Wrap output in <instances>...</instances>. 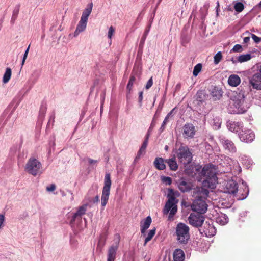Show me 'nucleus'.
Instances as JSON below:
<instances>
[{
  "mask_svg": "<svg viewBox=\"0 0 261 261\" xmlns=\"http://www.w3.org/2000/svg\"><path fill=\"white\" fill-rule=\"evenodd\" d=\"M209 190L202 187H198L194 189L193 196L195 199L193 202L192 208L198 213L204 214L207 210V204L205 199L208 197Z\"/></svg>",
  "mask_w": 261,
  "mask_h": 261,
  "instance_id": "nucleus-1",
  "label": "nucleus"
},
{
  "mask_svg": "<svg viewBox=\"0 0 261 261\" xmlns=\"http://www.w3.org/2000/svg\"><path fill=\"white\" fill-rule=\"evenodd\" d=\"M228 109L230 113L243 114L247 111L248 107L245 105L244 92H232Z\"/></svg>",
  "mask_w": 261,
  "mask_h": 261,
  "instance_id": "nucleus-2",
  "label": "nucleus"
},
{
  "mask_svg": "<svg viewBox=\"0 0 261 261\" xmlns=\"http://www.w3.org/2000/svg\"><path fill=\"white\" fill-rule=\"evenodd\" d=\"M179 195L177 191L173 189H168L166 202L163 209L164 214H168L169 213L168 219L171 220L177 211V203L178 200L176 198Z\"/></svg>",
  "mask_w": 261,
  "mask_h": 261,
  "instance_id": "nucleus-3",
  "label": "nucleus"
},
{
  "mask_svg": "<svg viewBox=\"0 0 261 261\" xmlns=\"http://www.w3.org/2000/svg\"><path fill=\"white\" fill-rule=\"evenodd\" d=\"M92 8L93 3L91 2L88 4L87 7L83 11L81 19L74 33V37L77 36L80 33L86 29L88 18L92 12Z\"/></svg>",
  "mask_w": 261,
  "mask_h": 261,
  "instance_id": "nucleus-4",
  "label": "nucleus"
},
{
  "mask_svg": "<svg viewBox=\"0 0 261 261\" xmlns=\"http://www.w3.org/2000/svg\"><path fill=\"white\" fill-rule=\"evenodd\" d=\"M42 168L41 162L34 157L30 158L25 166V170L34 176L41 174L42 173Z\"/></svg>",
  "mask_w": 261,
  "mask_h": 261,
  "instance_id": "nucleus-5",
  "label": "nucleus"
},
{
  "mask_svg": "<svg viewBox=\"0 0 261 261\" xmlns=\"http://www.w3.org/2000/svg\"><path fill=\"white\" fill-rule=\"evenodd\" d=\"M176 234L179 243L187 244L190 239L189 227L183 223H178L176 227Z\"/></svg>",
  "mask_w": 261,
  "mask_h": 261,
  "instance_id": "nucleus-6",
  "label": "nucleus"
},
{
  "mask_svg": "<svg viewBox=\"0 0 261 261\" xmlns=\"http://www.w3.org/2000/svg\"><path fill=\"white\" fill-rule=\"evenodd\" d=\"M112 182L110 173H106L104 179V186L102 188V195L101 197V206L104 208L108 203L110 194V188Z\"/></svg>",
  "mask_w": 261,
  "mask_h": 261,
  "instance_id": "nucleus-7",
  "label": "nucleus"
},
{
  "mask_svg": "<svg viewBox=\"0 0 261 261\" xmlns=\"http://www.w3.org/2000/svg\"><path fill=\"white\" fill-rule=\"evenodd\" d=\"M201 174L205 177L202 182L203 186L212 189L214 188L217 180L216 174L211 173L207 169L204 167L202 170Z\"/></svg>",
  "mask_w": 261,
  "mask_h": 261,
  "instance_id": "nucleus-8",
  "label": "nucleus"
},
{
  "mask_svg": "<svg viewBox=\"0 0 261 261\" xmlns=\"http://www.w3.org/2000/svg\"><path fill=\"white\" fill-rule=\"evenodd\" d=\"M177 156L180 162L184 165L189 164L192 160V153L186 146H181L179 148Z\"/></svg>",
  "mask_w": 261,
  "mask_h": 261,
  "instance_id": "nucleus-9",
  "label": "nucleus"
},
{
  "mask_svg": "<svg viewBox=\"0 0 261 261\" xmlns=\"http://www.w3.org/2000/svg\"><path fill=\"white\" fill-rule=\"evenodd\" d=\"M219 141L226 151L231 153L237 152V147L234 143L231 140L221 135L219 137Z\"/></svg>",
  "mask_w": 261,
  "mask_h": 261,
  "instance_id": "nucleus-10",
  "label": "nucleus"
},
{
  "mask_svg": "<svg viewBox=\"0 0 261 261\" xmlns=\"http://www.w3.org/2000/svg\"><path fill=\"white\" fill-rule=\"evenodd\" d=\"M249 84L253 89L261 90V66L250 79Z\"/></svg>",
  "mask_w": 261,
  "mask_h": 261,
  "instance_id": "nucleus-11",
  "label": "nucleus"
},
{
  "mask_svg": "<svg viewBox=\"0 0 261 261\" xmlns=\"http://www.w3.org/2000/svg\"><path fill=\"white\" fill-rule=\"evenodd\" d=\"M189 223L196 227L201 226L204 222V217L202 214H191L188 217Z\"/></svg>",
  "mask_w": 261,
  "mask_h": 261,
  "instance_id": "nucleus-12",
  "label": "nucleus"
},
{
  "mask_svg": "<svg viewBox=\"0 0 261 261\" xmlns=\"http://www.w3.org/2000/svg\"><path fill=\"white\" fill-rule=\"evenodd\" d=\"M239 137L241 141L246 143H250L254 139L255 134L252 130L245 129L239 132Z\"/></svg>",
  "mask_w": 261,
  "mask_h": 261,
  "instance_id": "nucleus-13",
  "label": "nucleus"
},
{
  "mask_svg": "<svg viewBox=\"0 0 261 261\" xmlns=\"http://www.w3.org/2000/svg\"><path fill=\"white\" fill-rule=\"evenodd\" d=\"M238 191V184L234 180H229L227 181L225 188L224 192L235 196Z\"/></svg>",
  "mask_w": 261,
  "mask_h": 261,
  "instance_id": "nucleus-14",
  "label": "nucleus"
},
{
  "mask_svg": "<svg viewBox=\"0 0 261 261\" xmlns=\"http://www.w3.org/2000/svg\"><path fill=\"white\" fill-rule=\"evenodd\" d=\"M177 184L179 190L183 193L189 192L193 187L192 184L184 178L178 179Z\"/></svg>",
  "mask_w": 261,
  "mask_h": 261,
  "instance_id": "nucleus-15",
  "label": "nucleus"
},
{
  "mask_svg": "<svg viewBox=\"0 0 261 261\" xmlns=\"http://www.w3.org/2000/svg\"><path fill=\"white\" fill-rule=\"evenodd\" d=\"M195 132V127L191 123H186L183 126L182 135L185 138L189 139L193 138Z\"/></svg>",
  "mask_w": 261,
  "mask_h": 261,
  "instance_id": "nucleus-16",
  "label": "nucleus"
},
{
  "mask_svg": "<svg viewBox=\"0 0 261 261\" xmlns=\"http://www.w3.org/2000/svg\"><path fill=\"white\" fill-rule=\"evenodd\" d=\"M203 232L206 237H211L214 236L216 233V229L213 225L211 220L206 221L204 224Z\"/></svg>",
  "mask_w": 261,
  "mask_h": 261,
  "instance_id": "nucleus-17",
  "label": "nucleus"
},
{
  "mask_svg": "<svg viewBox=\"0 0 261 261\" xmlns=\"http://www.w3.org/2000/svg\"><path fill=\"white\" fill-rule=\"evenodd\" d=\"M228 129L232 132L239 133L243 128V123L241 122H235L229 120L227 122Z\"/></svg>",
  "mask_w": 261,
  "mask_h": 261,
  "instance_id": "nucleus-18",
  "label": "nucleus"
},
{
  "mask_svg": "<svg viewBox=\"0 0 261 261\" xmlns=\"http://www.w3.org/2000/svg\"><path fill=\"white\" fill-rule=\"evenodd\" d=\"M119 242L116 243L115 245L111 246L108 249L107 261H115Z\"/></svg>",
  "mask_w": 261,
  "mask_h": 261,
  "instance_id": "nucleus-19",
  "label": "nucleus"
},
{
  "mask_svg": "<svg viewBox=\"0 0 261 261\" xmlns=\"http://www.w3.org/2000/svg\"><path fill=\"white\" fill-rule=\"evenodd\" d=\"M207 96L208 95L206 94L204 91H198L196 95L195 101L196 102L197 105L198 106L202 105L206 100Z\"/></svg>",
  "mask_w": 261,
  "mask_h": 261,
  "instance_id": "nucleus-20",
  "label": "nucleus"
},
{
  "mask_svg": "<svg viewBox=\"0 0 261 261\" xmlns=\"http://www.w3.org/2000/svg\"><path fill=\"white\" fill-rule=\"evenodd\" d=\"M210 91L212 97L215 100L220 99L222 96L223 91L222 89L218 87L214 86L212 87Z\"/></svg>",
  "mask_w": 261,
  "mask_h": 261,
  "instance_id": "nucleus-21",
  "label": "nucleus"
},
{
  "mask_svg": "<svg viewBox=\"0 0 261 261\" xmlns=\"http://www.w3.org/2000/svg\"><path fill=\"white\" fill-rule=\"evenodd\" d=\"M86 211V205H82L79 207L77 212L73 215L70 223H73L76 219H81L82 216L85 214Z\"/></svg>",
  "mask_w": 261,
  "mask_h": 261,
  "instance_id": "nucleus-22",
  "label": "nucleus"
},
{
  "mask_svg": "<svg viewBox=\"0 0 261 261\" xmlns=\"http://www.w3.org/2000/svg\"><path fill=\"white\" fill-rule=\"evenodd\" d=\"M165 163L166 160L162 158L156 157L153 162V165L158 170H163L166 168Z\"/></svg>",
  "mask_w": 261,
  "mask_h": 261,
  "instance_id": "nucleus-23",
  "label": "nucleus"
},
{
  "mask_svg": "<svg viewBox=\"0 0 261 261\" xmlns=\"http://www.w3.org/2000/svg\"><path fill=\"white\" fill-rule=\"evenodd\" d=\"M151 222V218L150 216H147L143 221L141 222V232L142 234H144L146 230L149 227Z\"/></svg>",
  "mask_w": 261,
  "mask_h": 261,
  "instance_id": "nucleus-24",
  "label": "nucleus"
},
{
  "mask_svg": "<svg viewBox=\"0 0 261 261\" xmlns=\"http://www.w3.org/2000/svg\"><path fill=\"white\" fill-rule=\"evenodd\" d=\"M241 83V79L236 74H232L229 76L228 79V84L232 87H237Z\"/></svg>",
  "mask_w": 261,
  "mask_h": 261,
  "instance_id": "nucleus-25",
  "label": "nucleus"
},
{
  "mask_svg": "<svg viewBox=\"0 0 261 261\" xmlns=\"http://www.w3.org/2000/svg\"><path fill=\"white\" fill-rule=\"evenodd\" d=\"M174 261H184L185 253L180 249H176L173 253Z\"/></svg>",
  "mask_w": 261,
  "mask_h": 261,
  "instance_id": "nucleus-26",
  "label": "nucleus"
},
{
  "mask_svg": "<svg viewBox=\"0 0 261 261\" xmlns=\"http://www.w3.org/2000/svg\"><path fill=\"white\" fill-rule=\"evenodd\" d=\"M166 163L169 166L171 170L176 171L177 170L178 165L174 155L170 159H166Z\"/></svg>",
  "mask_w": 261,
  "mask_h": 261,
  "instance_id": "nucleus-27",
  "label": "nucleus"
},
{
  "mask_svg": "<svg viewBox=\"0 0 261 261\" xmlns=\"http://www.w3.org/2000/svg\"><path fill=\"white\" fill-rule=\"evenodd\" d=\"M150 129V127L149 128L148 131H149ZM149 137V132H148L147 134L146 135L145 139L144 140L139 151L138 152V154H137L138 157H139L141 155V154L143 152H145V150L147 146Z\"/></svg>",
  "mask_w": 261,
  "mask_h": 261,
  "instance_id": "nucleus-28",
  "label": "nucleus"
},
{
  "mask_svg": "<svg viewBox=\"0 0 261 261\" xmlns=\"http://www.w3.org/2000/svg\"><path fill=\"white\" fill-rule=\"evenodd\" d=\"M216 222L221 225H224L228 223V218L226 214L221 213L216 218Z\"/></svg>",
  "mask_w": 261,
  "mask_h": 261,
  "instance_id": "nucleus-29",
  "label": "nucleus"
},
{
  "mask_svg": "<svg viewBox=\"0 0 261 261\" xmlns=\"http://www.w3.org/2000/svg\"><path fill=\"white\" fill-rule=\"evenodd\" d=\"M12 71L10 68H7L6 71L3 75V82L5 84L7 83L11 76Z\"/></svg>",
  "mask_w": 261,
  "mask_h": 261,
  "instance_id": "nucleus-30",
  "label": "nucleus"
},
{
  "mask_svg": "<svg viewBox=\"0 0 261 261\" xmlns=\"http://www.w3.org/2000/svg\"><path fill=\"white\" fill-rule=\"evenodd\" d=\"M47 108L45 106H41L39 113V121L41 122L44 120Z\"/></svg>",
  "mask_w": 261,
  "mask_h": 261,
  "instance_id": "nucleus-31",
  "label": "nucleus"
},
{
  "mask_svg": "<svg viewBox=\"0 0 261 261\" xmlns=\"http://www.w3.org/2000/svg\"><path fill=\"white\" fill-rule=\"evenodd\" d=\"M251 58L250 54H244L239 56L238 57L237 61L238 62L243 63L250 60Z\"/></svg>",
  "mask_w": 261,
  "mask_h": 261,
  "instance_id": "nucleus-32",
  "label": "nucleus"
},
{
  "mask_svg": "<svg viewBox=\"0 0 261 261\" xmlns=\"http://www.w3.org/2000/svg\"><path fill=\"white\" fill-rule=\"evenodd\" d=\"M156 229L154 227L153 229L150 230L149 232L147 234V237L145 239V242L144 244V246H145L148 242L150 241L153 237L155 235Z\"/></svg>",
  "mask_w": 261,
  "mask_h": 261,
  "instance_id": "nucleus-33",
  "label": "nucleus"
},
{
  "mask_svg": "<svg viewBox=\"0 0 261 261\" xmlns=\"http://www.w3.org/2000/svg\"><path fill=\"white\" fill-rule=\"evenodd\" d=\"M202 67V64L200 63H198L194 66L193 71V74L194 76H197L198 73L201 71Z\"/></svg>",
  "mask_w": 261,
  "mask_h": 261,
  "instance_id": "nucleus-34",
  "label": "nucleus"
},
{
  "mask_svg": "<svg viewBox=\"0 0 261 261\" xmlns=\"http://www.w3.org/2000/svg\"><path fill=\"white\" fill-rule=\"evenodd\" d=\"M234 8L236 11L241 12L244 10V6L242 3L237 2L234 5Z\"/></svg>",
  "mask_w": 261,
  "mask_h": 261,
  "instance_id": "nucleus-35",
  "label": "nucleus"
},
{
  "mask_svg": "<svg viewBox=\"0 0 261 261\" xmlns=\"http://www.w3.org/2000/svg\"><path fill=\"white\" fill-rule=\"evenodd\" d=\"M19 8H20V5H17L15 7V8L13 11V14H12V16L11 21H14L16 19L17 15L19 13Z\"/></svg>",
  "mask_w": 261,
  "mask_h": 261,
  "instance_id": "nucleus-36",
  "label": "nucleus"
},
{
  "mask_svg": "<svg viewBox=\"0 0 261 261\" xmlns=\"http://www.w3.org/2000/svg\"><path fill=\"white\" fill-rule=\"evenodd\" d=\"M136 80V78L134 75H132L130 77L129 80L127 85V89L130 91L132 89L134 83Z\"/></svg>",
  "mask_w": 261,
  "mask_h": 261,
  "instance_id": "nucleus-37",
  "label": "nucleus"
},
{
  "mask_svg": "<svg viewBox=\"0 0 261 261\" xmlns=\"http://www.w3.org/2000/svg\"><path fill=\"white\" fill-rule=\"evenodd\" d=\"M222 58V54L221 51H218L214 56V63L215 64H218L220 61L221 60Z\"/></svg>",
  "mask_w": 261,
  "mask_h": 261,
  "instance_id": "nucleus-38",
  "label": "nucleus"
},
{
  "mask_svg": "<svg viewBox=\"0 0 261 261\" xmlns=\"http://www.w3.org/2000/svg\"><path fill=\"white\" fill-rule=\"evenodd\" d=\"M243 50L242 46L240 44H236L232 49L230 50V52H234V53H240L242 52Z\"/></svg>",
  "mask_w": 261,
  "mask_h": 261,
  "instance_id": "nucleus-39",
  "label": "nucleus"
},
{
  "mask_svg": "<svg viewBox=\"0 0 261 261\" xmlns=\"http://www.w3.org/2000/svg\"><path fill=\"white\" fill-rule=\"evenodd\" d=\"M162 181L167 185H170L172 184V179L170 177L163 176Z\"/></svg>",
  "mask_w": 261,
  "mask_h": 261,
  "instance_id": "nucleus-40",
  "label": "nucleus"
},
{
  "mask_svg": "<svg viewBox=\"0 0 261 261\" xmlns=\"http://www.w3.org/2000/svg\"><path fill=\"white\" fill-rule=\"evenodd\" d=\"M168 121V116H166V117L165 118V119L162 124V125L160 128V131L161 132H162L164 130V129L165 128V125H166Z\"/></svg>",
  "mask_w": 261,
  "mask_h": 261,
  "instance_id": "nucleus-41",
  "label": "nucleus"
},
{
  "mask_svg": "<svg viewBox=\"0 0 261 261\" xmlns=\"http://www.w3.org/2000/svg\"><path fill=\"white\" fill-rule=\"evenodd\" d=\"M29 48H30V45H29V46L27 47V48L25 50V53L23 55V59H22V63H21V67H22L23 66V65L25 63V60H26L28 55Z\"/></svg>",
  "mask_w": 261,
  "mask_h": 261,
  "instance_id": "nucleus-42",
  "label": "nucleus"
},
{
  "mask_svg": "<svg viewBox=\"0 0 261 261\" xmlns=\"http://www.w3.org/2000/svg\"><path fill=\"white\" fill-rule=\"evenodd\" d=\"M114 32H115V29L113 27L111 26L109 29L108 33V37L111 39L112 38V37L113 35Z\"/></svg>",
  "mask_w": 261,
  "mask_h": 261,
  "instance_id": "nucleus-43",
  "label": "nucleus"
},
{
  "mask_svg": "<svg viewBox=\"0 0 261 261\" xmlns=\"http://www.w3.org/2000/svg\"><path fill=\"white\" fill-rule=\"evenodd\" d=\"M245 188L246 189V191H247L246 194H245L244 195H242V196L239 197L238 198H237L238 200H244L247 197V195H248V193H249V188H248V186H246V185H245Z\"/></svg>",
  "mask_w": 261,
  "mask_h": 261,
  "instance_id": "nucleus-44",
  "label": "nucleus"
},
{
  "mask_svg": "<svg viewBox=\"0 0 261 261\" xmlns=\"http://www.w3.org/2000/svg\"><path fill=\"white\" fill-rule=\"evenodd\" d=\"M5 220V215L4 214H0V229L4 226Z\"/></svg>",
  "mask_w": 261,
  "mask_h": 261,
  "instance_id": "nucleus-45",
  "label": "nucleus"
},
{
  "mask_svg": "<svg viewBox=\"0 0 261 261\" xmlns=\"http://www.w3.org/2000/svg\"><path fill=\"white\" fill-rule=\"evenodd\" d=\"M251 37L254 41L256 43H258L261 41V38L257 37L254 34H251Z\"/></svg>",
  "mask_w": 261,
  "mask_h": 261,
  "instance_id": "nucleus-46",
  "label": "nucleus"
},
{
  "mask_svg": "<svg viewBox=\"0 0 261 261\" xmlns=\"http://www.w3.org/2000/svg\"><path fill=\"white\" fill-rule=\"evenodd\" d=\"M56 185L54 184H51L49 186L46 187V191L48 192H53L56 189Z\"/></svg>",
  "mask_w": 261,
  "mask_h": 261,
  "instance_id": "nucleus-47",
  "label": "nucleus"
},
{
  "mask_svg": "<svg viewBox=\"0 0 261 261\" xmlns=\"http://www.w3.org/2000/svg\"><path fill=\"white\" fill-rule=\"evenodd\" d=\"M153 84V80L152 77H151L147 82L146 85L145 86V88L146 89H149Z\"/></svg>",
  "mask_w": 261,
  "mask_h": 261,
  "instance_id": "nucleus-48",
  "label": "nucleus"
},
{
  "mask_svg": "<svg viewBox=\"0 0 261 261\" xmlns=\"http://www.w3.org/2000/svg\"><path fill=\"white\" fill-rule=\"evenodd\" d=\"M143 91H140L139 93L138 102H139L140 107L142 106V100H143Z\"/></svg>",
  "mask_w": 261,
  "mask_h": 261,
  "instance_id": "nucleus-49",
  "label": "nucleus"
},
{
  "mask_svg": "<svg viewBox=\"0 0 261 261\" xmlns=\"http://www.w3.org/2000/svg\"><path fill=\"white\" fill-rule=\"evenodd\" d=\"M87 161L88 162V163L90 165H94V164H96L98 162L97 160H93L91 158H88Z\"/></svg>",
  "mask_w": 261,
  "mask_h": 261,
  "instance_id": "nucleus-50",
  "label": "nucleus"
},
{
  "mask_svg": "<svg viewBox=\"0 0 261 261\" xmlns=\"http://www.w3.org/2000/svg\"><path fill=\"white\" fill-rule=\"evenodd\" d=\"M55 112L53 111L50 116L49 122H50L51 120H53V122H54L55 121Z\"/></svg>",
  "mask_w": 261,
  "mask_h": 261,
  "instance_id": "nucleus-51",
  "label": "nucleus"
},
{
  "mask_svg": "<svg viewBox=\"0 0 261 261\" xmlns=\"http://www.w3.org/2000/svg\"><path fill=\"white\" fill-rule=\"evenodd\" d=\"M99 200V196L98 195H97L94 198V199H93V202L94 203H97Z\"/></svg>",
  "mask_w": 261,
  "mask_h": 261,
  "instance_id": "nucleus-52",
  "label": "nucleus"
},
{
  "mask_svg": "<svg viewBox=\"0 0 261 261\" xmlns=\"http://www.w3.org/2000/svg\"><path fill=\"white\" fill-rule=\"evenodd\" d=\"M150 26H151V24H149L148 27V28L146 29V30H145L144 34V35L145 36V37H146V36L147 35V34L149 32Z\"/></svg>",
  "mask_w": 261,
  "mask_h": 261,
  "instance_id": "nucleus-53",
  "label": "nucleus"
},
{
  "mask_svg": "<svg viewBox=\"0 0 261 261\" xmlns=\"http://www.w3.org/2000/svg\"><path fill=\"white\" fill-rule=\"evenodd\" d=\"M250 40V37H244L243 39L244 43H247Z\"/></svg>",
  "mask_w": 261,
  "mask_h": 261,
  "instance_id": "nucleus-54",
  "label": "nucleus"
},
{
  "mask_svg": "<svg viewBox=\"0 0 261 261\" xmlns=\"http://www.w3.org/2000/svg\"><path fill=\"white\" fill-rule=\"evenodd\" d=\"M35 75L36 77H38L39 75V73L37 70H35L32 74V75Z\"/></svg>",
  "mask_w": 261,
  "mask_h": 261,
  "instance_id": "nucleus-55",
  "label": "nucleus"
},
{
  "mask_svg": "<svg viewBox=\"0 0 261 261\" xmlns=\"http://www.w3.org/2000/svg\"><path fill=\"white\" fill-rule=\"evenodd\" d=\"M174 109H173L172 110H171L168 114L166 116H168V118H169L170 116L172 114V112L173 111H174Z\"/></svg>",
  "mask_w": 261,
  "mask_h": 261,
  "instance_id": "nucleus-56",
  "label": "nucleus"
},
{
  "mask_svg": "<svg viewBox=\"0 0 261 261\" xmlns=\"http://www.w3.org/2000/svg\"><path fill=\"white\" fill-rule=\"evenodd\" d=\"M231 61L233 63L235 64L238 61L235 60L233 58H232L231 59Z\"/></svg>",
  "mask_w": 261,
  "mask_h": 261,
  "instance_id": "nucleus-57",
  "label": "nucleus"
},
{
  "mask_svg": "<svg viewBox=\"0 0 261 261\" xmlns=\"http://www.w3.org/2000/svg\"><path fill=\"white\" fill-rule=\"evenodd\" d=\"M180 88V85L179 84H177L176 86V89L177 90V89H179Z\"/></svg>",
  "mask_w": 261,
  "mask_h": 261,
  "instance_id": "nucleus-58",
  "label": "nucleus"
},
{
  "mask_svg": "<svg viewBox=\"0 0 261 261\" xmlns=\"http://www.w3.org/2000/svg\"><path fill=\"white\" fill-rule=\"evenodd\" d=\"M165 149L166 150H168V146L167 145H166L165 147Z\"/></svg>",
  "mask_w": 261,
  "mask_h": 261,
  "instance_id": "nucleus-59",
  "label": "nucleus"
},
{
  "mask_svg": "<svg viewBox=\"0 0 261 261\" xmlns=\"http://www.w3.org/2000/svg\"><path fill=\"white\" fill-rule=\"evenodd\" d=\"M219 7V2H217V9H218ZM217 11H218V9H217Z\"/></svg>",
  "mask_w": 261,
  "mask_h": 261,
  "instance_id": "nucleus-60",
  "label": "nucleus"
},
{
  "mask_svg": "<svg viewBox=\"0 0 261 261\" xmlns=\"http://www.w3.org/2000/svg\"><path fill=\"white\" fill-rule=\"evenodd\" d=\"M218 128H219L220 127V124L218 123V125L216 126Z\"/></svg>",
  "mask_w": 261,
  "mask_h": 261,
  "instance_id": "nucleus-61",
  "label": "nucleus"
},
{
  "mask_svg": "<svg viewBox=\"0 0 261 261\" xmlns=\"http://www.w3.org/2000/svg\"><path fill=\"white\" fill-rule=\"evenodd\" d=\"M258 6L259 7H261V1L259 3V4H258Z\"/></svg>",
  "mask_w": 261,
  "mask_h": 261,
  "instance_id": "nucleus-62",
  "label": "nucleus"
},
{
  "mask_svg": "<svg viewBox=\"0 0 261 261\" xmlns=\"http://www.w3.org/2000/svg\"><path fill=\"white\" fill-rule=\"evenodd\" d=\"M97 188H98V187H97V186H95V190H97Z\"/></svg>",
  "mask_w": 261,
  "mask_h": 261,
  "instance_id": "nucleus-63",
  "label": "nucleus"
},
{
  "mask_svg": "<svg viewBox=\"0 0 261 261\" xmlns=\"http://www.w3.org/2000/svg\"><path fill=\"white\" fill-rule=\"evenodd\" d=\"M104 97H105V93H103L102 94V98L104 99Z\"/></svg>",
  "mask_w": 261,
  "mask_h": 261,
  "instance_id": "nucleus-64",
  "label": "nucleus"
}]
</instances>
